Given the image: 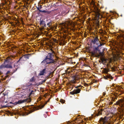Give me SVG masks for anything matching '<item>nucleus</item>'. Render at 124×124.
I'll use <instances>...</instances> for the list:
<instances>
[{
    "label": "nucleus",
    "mask_w": 124,
    "mask_h": 124,
    "mask_svg": "<svg viewBox=\"0 0 124 124\" xmlns=\"http://www.w3.org/2000/svg\"><path fill=\"white\" fill-rule=\"evenodd\" d=\"M80 87V85H79V86H77L76 87V88H78V87Z\"/></svg>",
    "instance_id": "e433bc0d"
},
{
    "label": "nucleus",
    "mask_w": 124,
    "mask_h": 124,
    "mask_svg": "<svg viewBox=\"0 0 124 124\" xmlns=\"http://www.w3.org/2000/svg\"><path fill=\"white\" fill-rule=\"evenodd\" d=\"M118 38L120 39V46H121L124 45V32L121 34L120 35L118 36Z\"/></svg>",
    "instance_id": "39448f33"
},
{
    "label": "nucleus",
    "mask_w": 124,
    "mask_h": 124,
    "mask_svg": "<svg viewBox=\"0 0 124 124\" xmlns=\"http://www.w3.org/2000/svg\"><path fill=\"white\" fill-rule=\"evenodd\" d=\"M65 101L64 100H63V99H61L60 100L61 102L62 103H64Z\"/></svg>",
    "instance_id": "a878e982"
},
{
    "label": "nucleus",
    "mask_w": 124,
    "mask_h": 124,
    "mask_svg": "<svg viewBox=\"0 0 124 124\" xmlns=\"http://www.w3.org/2000/svg\"><path fill=\"white\" fill-rule=\"evenodd\" d=\"M15 63L13 65V67L10 64H7L5 65V67L6 68H10L12 69L11 70V72L12 73L15 72L18 69V67L17 66L15 65Z\"/></svg>",
    "instance_id": "f257e3e1"
},
{
    "label": "nucleus",
    "mask_w": 124,
    "mask_h": 124,
    "mask_svg": "<svg viewBox=\"0 0 124 124\" xmlns=\"http://www.w3.org/2000/svg\"><path fill=\"white\" fill-rule=\"evenodd\" d=\"M92 56L94 57L99 58V55H98L99 52L98 51L93 50L91 52Z\"/></svg>",
    "instance_id": "9d476101"
},
{
    "label": "nucleus",
    "mask_w": 124,
    "mask_h": 124,
    "mask_svg": "<svg viewBox=\"0 0 124 124\" xmlns=\"http://www.w3.org/2000/svg\"><path fill=\"white\" fill-rule=\"evenodd\" d=\"M33 92H34L32 90L31 91V92L30 93V95H31V94H33Z\"/></svg>",
    "instance_id": "cd10ccee"
},
{
    "label": "nucleus",
    "mask_w": 124,
    "mask_h": 124,
    "mask_svg": "<svg viewBox=\"0 0 124 124\" xmlns=\"http://www.w3.org/2000/svg\"><path fill=\"white\" fill-rule=\"evenodd\" d=\"M111 69L113 70H115V68L114 67H112Z\"/></svg>",
    "instance_id": "f704fd0d"
},
{
    "label": "nucleus",
    "mask_w": 124,
    "mask_h": 124,
    "mask_svg": "<svg viewBox=\"0 0 124 124\" xmlns=\"http://www.w3.org/2000/svg\"><path fill=\"white\" fill-rule=\"evenodd\" d=\"M112 101H114L115 100H114V99H112Z\"/></svg>",
    "instance_id": "a19ab883"
},
{
    "label": "nucleus",
    "mask_w": 124,
    "mask_h": 124,
    "mask_svg": "<svg viewBox=\"0 0 124 124\" xmlns=\"http://www.w3.org/2000/svg\"><path fill=\"white\" fill-rule=\"evenodd\" d=\"M108 118L106 116H105L104 118L101 117L99 121L101 124H105L108 123Z\"/></svg>",
    "instance_id": "0eeeda50"
},
{
    "label": "nucleus",
    "mask_w": 124,
    "mask_h": 124,
    "mask_svg": "<svg viewBox=\"0 0 124 124\" xmlns=\"http://www.w3.org/2000/svg\"><path fill=\"white\" fill-rule=\"evenodd\" d=\"M48 20H45L46 22L47 23H48Z\"/></svg>",
    "instance_id": "ea45409f"
},
{
    "label": "nucleus",
    "mask_w": 124,
    "mask_h": 124,
    "mask_svg": "<svg viewBox=\"0 0 124 124\" xmlns=\"http://www.w3.org/2000/svg\"><path fill=\"white\" fill-rule=\"evenodd\" d=\"M47 25L48 27H50L52 24V21L50 19H49L48 21V23H47Z\"/></svg>",
    "instance_id": "dca6fc26"
},
{
    "label": "nucleus",
    "mask_w": 124,
    "mask_h": 124,
    "mask_svg": "<svg viewBox=\"0 0 124 124\" xmlns=\"http://www.w3.org/2000/svg\"><path fill=\"white\" fill-rule=\"evenodd\" d=\"M101 44H102L103 45V46L105 45V43L104 42H102V43L101 42Z\"/></svg>",
    "instance_id": "58836bf2"
},
{
    "label": "nucleus",
    "mask_w": 124,
    "mask_h": 124,
    "mask_svg": "<svg viewBox=\"0 0 124 124\" xmlns=\"http://www.w3.org/2000/svg\"><path fill=\"white\" fill-rule=\"evenodd\" d=\"M35 80L34 77H33L30 79V82H32L34 81Z\"/></svg>",
    "instance_id": "393cba45"
},
{
    "label": "nucleus",
    "mask_w": 124,
    "mask_h": 124,
    "mask_svg": "<svg viewBox=\"0 0 124 124\" xmlns=\"http://www.w3.org/2000/svg\"><path fill=\"white\" fill-rule=\"evenodd\" d=\"M113 103L112 102H111V101H110L109 102V105H112Z\"/></svg>",
    "instance_id": "2f4dec72"
},
{
    "label": "nucleus",
    "mask_w": 124,
    "mask_h": 124,
    "mask_svg": "<svg viewBox=\"0 0 124 124\" xmlns=\"http://www.w3.org/2000/svg\"><path fill=\"white\" fill-rule=\"evenodd\" d=\"M113 77H112L110 75H107L106 76H104V78L106 79H107L108 78L110 79H113Z\"/></svg>",
    "instance_id": "a211bd4d"
},
{
    "label": "nucleus",
    "mask_w": 124,
    "mask_h": 124,
    "mask_svg": "<svg viewBox=\"0 0 124 124\" xmlns=\"http://www.w3.org/2000/svg\"><path fill=\"white\" fill-rule=\"evenodd\" d=\"M6 107V106H4L3 107V108H4L5 107Z\"/></svg>",
    "instance_id": "37998d69"
},
{
    "label": "nucleus",
    "mask_w": 124,
    "mask_h": 124,
    "mask_svg": "<svg viewBox=\"0 0 124 124\" xmlns=\"http://www.w3.org/2000/svg\"><path fill=\"white\" fill-rule=\"evenodd\" d=\"M44 105H42V106H41V107H40V106H39V109H42V108H43L44 107Z\"/></svg>",
    "instance_id": "c85d7f7f"
},
{
    "label": "nucleus",
    "mask_w": 124,
    "mask_h": 124,
    "mask_svg": "<svg viewBox=\"0 0 124 124\" xmlns=\"http://www.w3.org/2000/svg\"><path fill=\"white\" fill-rule=\"evenodd\" d=\"M51 52L48 54L47 55L45 58L46 59H48L49 60H54V57L55 54V52L52 49H51Z\"/></svg>",
    "instance_id": "f03ea898"
},
{
    "label": "nucleus",
    "mask_w": 124,
    "mask_h": 124,
    "mask_svg": "<svg viewBox=\"0 0 124 124\" xmlns=\"http://www.w3.org/2000/svg\"><path fill=\"white\" fill-rule=\"evenodd\" d=\"M99 62H101L100 61H99Z\"/></svg>",
    "instance_id": "49530a36"
},
{
    "label": "nucleus",
    "mask_w": 124,
    "mask_h": 124,
    "mask_svg": "<svg viewBox=\"0 0 124 124\" xmlns=\"http://www.w3.org/2000/svg\"><path fill=\"white\" fill-rule=\"evenodd\" d=\"M80 91V90L79 89L74 90L73 91L70 92V94H71L74 95L79 93Z\"/></svg>",
    "instance_id": "f8f14e48"
},
{
    "label": "nucleus",
    "mask_w": 124,
    "mask_h": 124,
    "mask_svg": "<svg viewBox=\"0 0 124 124\" xmlns=\"http://www.w3.org/2000/svg\"><path fill=\"white\" fill-rule=\"evenodd\" d=\"M10 72V71H7V74H8Z\"/></svg>",
    "instance_id": "4c0bfd02"
},
{
    "label": "nucleus",
    "mask_w": 124,
    "mask_h": 124,
    "mask_svg": "<svg viewBox=\"0 0 124 124\" xmlns=\"http://www.w3.org/2000/svg\"><path fill=\"white\" fill-rule=\"evenodd\" d=\"M2 74V72L1 71H0V74Z\"/></svg>",
    "instance_id": "79ce46f5"
},
{
    "label": "nucleus",
    "mask_w": 124,
    "mask_h": 124,
    "mask_svg": "<svg viewBox=\"0 0 124 124\" xmlns=\"http://www.w3.org/2000/svg\"><path fill=\"white\" fill-rule=\"evenodd\" d=\"M46 80V79H45L43 80L42 81V82L43 83L45 82Z\"/></svg>",
    "instance_id": "473e14b6"
},
{
    "label": "nucleus",
    "mask_w": 124,
    "mask_h": 124,
    "mask_svg": "<svg viewBox=\"0 0 124 124\" xmlns=\"http://www.w3.org/2000/svg\"><path fill=\"white\" fill-rule=\"evenodd\" d=\"M10 103H12V104H13V103H12V102H10Z\"/></svg>",
    "instance_id": "a18cd8bd"
},
{
    "label": "nucleus",
    "mask_w": 124,
    "mask_h": 124,
    "mask_svg": "<svg viewBox=\"0 0 124 124\" xmlns=\"http://www.w3.org/2000/svg\"><path fill=\"white\" fill-rule=\"evenodd\" d=\"M103 110L102 109H101L99 111H98V113L97 114V116H98L100 115H101L102 114V112Z\"/></svg>",
    "instance_id": "aec40b11"
},
{
    "label": "nucleus",
    "mask_w": 124,
    "mask_h": 124,
    "mask_svg": "<svg viewBox=\"0 0 124 124\" xmlns=\"http://www.w3.org/2000/svg\"><path fill=\"white\" fill-rule=\"evenodd\" d=\"M29 54H25L24 55H23L22 57H21L19 59V60L16 63H18V62L20 60V59L22 58L23 57H24L25 58H27V59H28L29 58Z\"/></svg>",
    "instance_id": "4468645a"
},
{
    "label": "nucleus",
    "mask_w": 124,
    "mask_h": 124,
    "mask_svg": "<svg viewBox=\"0 0 124 124\" xmlns=\"http://www.w3.org/2000/svg\"><path fill=\"white\" fill-rule=\"evenodd\" d=\"M5 65H2L0 66V70L2 69L3 68H6L5 67Z\"/></svg>",
    "instance_id": "5701e85b"
},
{
    "label": "nucleus",
    "mask_w": 124,
    "mask_h": 124,
    "mask_svg": "<svg viewBox=\"0 0 124 124\" xmlns=\"http://www.w3.org/2000/svg\"><path fill=\"white\" fill-rule=\"evenodd\" d=\"M46 68H45L44 69L41 71H40V72L39 74L38 75L41 76L44 75V74L46 73Z\"/></svg>",
    "instance_id": "ddd939ff"
},
{
    "label": "nucleus",
    "mask_w": 124,
    "mask_h": 124,
    "mask_svg": "<svg viewBox=\"0 0 124 124\" xmlns=\"http://www.w3.org/2000/svg\"><path fill=\"white\" fill-rule=\"evenodd\" d=\"M84 85L85 86H88V84L86 83H85L84 84Z\"/></svg>",
    "instance_id": "72a5a7b5"
},
{
    "label": "nucleus",
    "mask_w": 124,
    "mask_h": 124,
    "mask_svg": "<svg viewBox=\"0 0 124 124\" xmlns=\"http://www.w3.org/2000/svg\"><path fill=\"white\" fill-rule=\"evenodd\" d=\"M98 37V36H96L92 40L91 42L92 43L95 45L97 46V43H98L99 42H100V41L99 40Z\"/></svg>",
    "instance_id": "6e6552de"
},
{
    "label": "nucleus",
    "mask_w": 124,
    "mask_h": 124,
    "mask_svg": "<svg viewBox=\"0 0 124 124\" xmlns=\"http://www.w3.org/2000/svg\"><path fill=\"white\" fill-rule=\"evenodd\" d=\"M104 70L105 73L107 74H108V72L109 71V70L106 68H104Z\"/></svg>",
    "instance_id": "b1692460"
},
{
    "label": "nucleus",
    "mask_w": 124,
    "mask_h": 124,
    "mask_svg": "<svg viewBox=\"0 0 124 124\" xmlns=\"http://www.w3.org/2000/svg\"><path fill=\"white\" fill-rule=\"evenodd\" d=\"M115 105H119L120 107L124 108V100L119 99L116 102Z\"/></svg>",
    "instance_id": "423d86ee"
},
{
    "label": "nucleus",
    "mask_w": 124,
    "mask_h": 124,
    "mask_svg": "<svg viewBox=\"0 0 124 124\" xmlns=\"http://www.w3.org/2000/svg\"><path fill=\"white\" fill-rule=\"evenodd\" d=\"M50 98L48 100V101H47V102H48V101H49V100H50Z\"/></svg>",
    "instance_id": "c03bdc74"
},
{
    "label": "nucleus",
    "mask_w": 124,
    "mask_h": 124,
    "mask_svg": "<svg viewBox=\"0 0 124 124\" xmlns=\"http://www.w3.org/2000/svg\"><path fill=\"white\" fill-rule=\"evenodd\" d=\"M103 52L104 50H103L102 52H101L100 50V51H98V55H99V57L100 56L103 57V56L104 54Z\"/></svg>",
    "instance_id": "6ab92c4d"
},
{
    "label": "nucleus",
    "mask_w": 124,
    "mask_h": 124,
    "mask_svg": "<svg viewBox=\"0 0 124 124\" xmlns=\"http://www.w3.org/2000/svg\"><path fill=\"white\" fill-rule=\"evenodd\" d=\"M55 61L54 60H49L48 59H45L41 62L42 64H55Z\"/></svg>",
    "instance_id": "20e7f679"
},
{
    "label": "nucleus",
    "mask_w": 124,
    "mask_h": 124,
    "mask_svg": "<svg viewBox=\"0 0 124 124\" xmlns=\"http://www.w3.org/2000/svg\"><path fill=\"white\" fill-rule=\"evenodd\" d=\"M37 9L40 12H42L43 13H46L47 14H49L50 13L48 11H46L45 10H42L40 9L39 7H37Z\"/></svg>",
    "instance_id": "f3484780"
},
{
    "label": "nucleus",
    "mask_w": 124,
    "mask_h": 124,
    "mask_svg": "<svg viewBox=\"0 0 124 124\" xmlns=\"http://www.w3.org/2000/svg\"><path fill=\"white\" fill-rule=\"evenodd\" d=\"M39 7V8L40 9H40H41L42 8V5H40Z\"/></svg>",
    "instance_id": "c756f323"
},
{
    "label": "nucleus",
    "mask_w": 124,
    "mask_h": 124,
    "mask_svg": "<svg viewBox=\"0 0 124 124\" xmlns=\"http://www.w3.org/2000/svg\"><path fill=\"white\" fill-rule=\"evenodd\" d=\"M47 102L45 104H46Z\"/></svg>",
    "instance_id": "de8ad7c7"
},
{
    "label": "nucleus",
    "mask_w": 124,
    "mask_h": 124,
    "mask_svg": "<svg viewBox=\"0 0 124 124\" xmlns=\"http://www.w3.org/2000/svg\"><path fill=\"white\" fill-rule=\"evenodd\" d=\"M101 16L100 14L98 16V18H100L101 17Z\"/></svg>",
    "instance_id": "7c9ffc66"
},
{
    "label": "nucleus",
    "mask_w": 124,
    "mask_h": 124,
    "mask_svg": "<svg viewBox=\"0 0 124 124\" xmlns=\"http://www.w3.org/2000/svg\"><path fill=\"white\" fill-rule=\"evenodd\" d=\"M100 59L101 60V63L103 64L104 63H105L108 60L107 59L105 58L102 57Z\"/></svg>",
    "instance_id": "2eb2a0df"
},
{
    "label": "nucleus",
    "mask_w": 124,
    "mask_h": 124,
    "mask_svg": "<svg viewBox=\"0 0 124 124\" xmlns=\"http://www.w3.org/2000/svg\"><path fill=\"white\" fill-rule=\"evenodd\" d=\"M97 46H98V47H99L101 46H103V45L102 44L101 42L100 41V42H99L98 43H97Z\"/></svg>",
    "instance_id": "4be33fe9"
},
{
    "label": "nucleus",
    "mask_w": 124,
    "mask_h": 124,
    "mask_svg": "<svg viewBox=\"0 0 124 124\" xmlns=\"http://www.w3.org/2000/svg\"><path fill=\"white\" fill-rule=\"evenodd\" d=\"M101 40L102 42H104L105 41V40L104 39H101Z\"/></svg>",
    "instance_id": "c9c22d12"
},
{
    "label": "nucleus",
    "mask_w": 124,
    "mask_h": 124,
    "mask_svg": "<svg viewBox=\"0 0 124 124\" xmlns=\"http://www.w3.org/2000/svg\"><path fill=\"white\" fill-rule=\"evenodd\" d=\"M31 100L30 98H27L24 100H19L17 102H15L13 104L14 105H16L17 104H20L25 102H31Z\"/></svg>",
    "instance_id": "7ed1b4c3"
},
{
    "label": "nucleus",
    "mask_w": 124,
    "mask_h": 124,
    "mask_svg": "<svg viewBox=\"0 0 124 124\" xmlns=\"http://www.w3.org/2000/svg\"><path fill=\"white\" fill-rule=\"evenodd\" d=\"M43 83L42 82V81L41 82H39V83H37L36 84L37 86H38L39 85H41Z\"/></svg>",
    "instance_id": "bb28decb"
},
{
    "label": "nucleus",
    "mask_w": 124,
    "mask_h": 124,
    "mask_svg": "<svg viewBox=\"0 0 124 124\" xmlns=\"http://www.w3.org/2000/svg\"><path fill=\"white\" fill-rule=\"evenodd\" d=\"M46 23H47L46 22L45 19L41 20L40 19V21L39 24L42 27L44 28L46 27Z\"/></svg>",
    "instance_id": "1a4fd4ad"
},
{
    "label": "nucleus",
    "mask_w": 124,
    "mask_h": 124,
    "mask_svg": "<svg viewBox=\"0 0 124 124\" xmlns=\"http://www.w3.org/2000/svg\"><path fill=\"white\" fill-rule=\"evenodd\" d=\"M28 108L29 109L28 110L29 114L32 113L37 109L36 108H35L33 106H29L28 107Z\"/></svg>",
    "instance_id": "9b49d317"
},
{
    "label": "nucleus",
    "mask_w": 124,
    "mask_h": 124,
    "mask_svg": "<svg viewBox=\"0 0 124 124\" xmlns=\"http://www.w3.org/2000/svg\"><path fill=\"white\" fill-rule=\"evenodd\" d=\"M96 47H95L93 50L97 51H100V50L99 49V47L98 46L95 45Z\"/></svg>",
    "instance_id": "412c9836"
}]
</instances>
